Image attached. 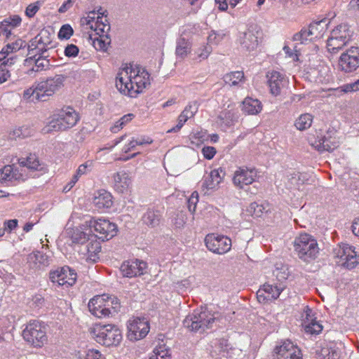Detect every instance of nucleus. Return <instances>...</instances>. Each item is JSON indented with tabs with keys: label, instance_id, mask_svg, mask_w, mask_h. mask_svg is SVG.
I'll return each mask as SVG.
<instances>
[{
	"label": "nucleus",
	"instance_id": "f257e3e1",
	"mask_svg": "<svg viewBox=\"0 0 359 359\" xmlns=\"http://www.w3.org/2000/svg\"><path fill=\"white\" fill-rule=\"evenodd\" d=\"M150 84L149 74L136 65H126L121 67L116 78V87L122 94L136 97Z\"/></svg>",
	"mask_w": 359,
	"mask_h": 359
},
{
	"label": "nucleus",
	"instance_id": "f03ea898",
	"mask_svg": "<svg viewBox=\"0 0 359 359\" xmlns=\"http://www.w3.org/2000/svg\"><path fill=\"white\" fill-rule=\"evenodd\" d=\"M89 333L97 343L105 346H116L122 340L121 330L111 324H93L89 328Z\"/></svg>",
	"mask_w": 359,
	"mask_h": 359
},
{
	"label": "nucleus",
	"instance_id": "7ed1b4c3",
	"mask_svg": "<svg viewBox=\"0 0 359 359\" xmlns=\"http://www.w3.org/2000/svg\"><path fill=\"white\" fill-rule=\"evenodd\" d=\"M79 121V116L75 110L67 107L60 110L51 116L50 121L43 128V133L53 131H64L74 126Z\"/></svg>",
	"mask_w": 359,
	"mask_h": 359
},
{
	"label": "nucleus",
	"instance_id": "20e7f679",
	"mask_svg": "<svg viewBox=\"0 0 359 359\" xmlns=\"http://www.w3.org/2000/svg\"><path fill=\"white\" fill-rule=\"evenodd\" d=\"M23 339L34 348H41L48 342L46 325L39 320H29L22 331Z\"/></svg>",
	"mask_w": 359,
	"mask_h": 359
},
{
	"label": "nucleus",
	"instance_id": "39448f33",
	"mask_svg": "<svg viewBox=\"0 0 359 359\" xmlns=\"http://www.w3.org/2000/svg\"><path fill=\"white\" fill-rule=\"evenodd\" d=\"M293 247L298 257L309 262L315 259L319 252L316 239L309 233H301L293 241Z\"/></svg>",
	"mask_w": 359,
	"mask_h": 359
},
{
	"label": "nucleus",
	"instance_id": "423d86ee",
	"mask_svg": "<svg viewBox=\"0 0 359 359\" xmlns=\"http://www.w3.org/2000/svg\"><path fill=\"white\" fill-rule=\"evenodd\" d=\"M65 76L55 74L53 76L41 79L36 81L37 91L39 93V96L41 97V101L46 102L48 100L50 97L60 90L65 86Z\"/></svg>",
	"mask_w": 359,
	"mask_h": 359
},
{
	"label": "nucleus",
	"instance_id": "0eeeda50",
	"mask_svg": "<svg viewBox=\"0 0 359 359\" xmlns=\"http://www.w3.org/2000/svg\"><path fill=\"white\" fill-rule=\"evenodd\" d=\"M215 318L208 311H194L183 320V325L191 331H204L211 327Z\"/></svg>",
	"mask_w": 359,
	"mask_h": 359
},
{
	"label": "nucleus",
	"instance_id": "6e6552de",
	"mask_svg": "<svg viewBox=\"0 0 359 359\" xmlns=\"http://www.w3.org/2000/svg\"><path fill=\"white\" fill-rule=\"evenodd\" d=\"M333 255L337 259V264L348 269H354L359 264V255L355 251V247L347 243L338 245L334 248Z\"/></svg>",
	"mask_w": 359,
	"mask_h": 359
},
{
	"label": "nucleus",
	"instance_id": "1a4fd4ad",
	"mask_svg": "<svg viewBox=\"0 0 359 359\" xmlns=\"http://www.w3.org/2000/svg\"><path fill=\"white\" fill-rule=\"evenodd\" d=\"M351 36V32L347 25L341 24L336 27L327 41L328 51L332 53L338 52L348 43Z\"/></svg>",
	"mask_w": 359,
	"mask_h": 359
},
{
	"label": "nucleus",
	"instance_id": "9d476101",
	"mask_svg": "<svg viewBox=\"0 0 359 359\" xmlns=\"http://www.w3.org/2000/svg\"><path fill=\"white\" fill-rule=\"evenodd\" d=\"M81 23L86 26V29H89L95 32L96 35H108L110 30L107 16H104V13L100 11L89 12L86 16L81 19Z\"/></svg>",
	"mask_w": 359,
	"mask_h": 359
},
{
	"label": "nucleus",
	"instance_id": "9b49d317",
	"mask_svg": "<svg viewBox=\"0 0 359 359\" xmlns=\"http://www.w3.org/2000/svg\"><path fill=\"white\" fill-rule=\"evenodd\" d=\"M86 224L90 229H94L96 232L95 236L102 241L112 238L118 231L116 224L105 219H90Z\"/></svg>",
	"mask_w": 359,
	"mask_h": 359
},
{
	"label": "nucleus",
	"instance_id": "f8f14e48",
	"mask_svg": "<svg viewBox=\"0 0 359 359\" xmlns=\"http://www.w3.org/2000/svg\"><path fill=\"white\" fill-rule=\"evenodd\" d=\"M127 338L136 341L144 338L150 330L149 323L145 318L133 317L127 323Z\"/></svg>",
	"mask_w": 359,
	"mask_h": 359
},
{
	"label": "nucleus",
	"instance_id": "ddd939ff",
	"mask_svg": "<svg viewBox=\"0 0 359 359\" xmlns=\"http://www.w3.org/2000/svg\"><path fill=\"white\" fill-rule=\"evenodd\" d=\"M51 43L49 32L43 29L29 41V54L32 55L34 57L37 55L45 56L48 49L53 47Z\"/></svg>",
	"mask_w": 359,
	"mask_h": 359
},
{
	"label": "nucleus",
	"instance_id": "4468645a",
	"mask_svg": "<svg viewBox=\"0 0 359 359\" xmlns=\"http://www.w3.org/2000/svg\"><path fill=\"white\" fill-rule=\"evenodd\" d=\"M204 241L210 251L218 255L226 253L231 248V239L223 235L210 233L205 236Z\"/></svg>",
	"mask_w": 359,
	"mask_h": 359
},
{
	"label": "nucleus",
	"instance_id": "2eb2a0df",
	"mask_svg": "<svg viewBox=\"0 0 359 359\" xmlns=\"http://www.w3.org/2000/svg\"><path fill=\"white\" fill-rule=\"evenodd\" d=\"M49 278L53 283L69 287L76 283L77 274L74 269L69 266H63L51 271L49 273Z\"/></svg>",
	"mask_w": 359,
	"mask_h": 359
},
{
	"label": "nucleus",
	"instance_id": "dca6fc26",
	"mask_svg": "<svg viewBox=\"0 0 359 359\" xmlns=\"http://www.w3.org/2000/svg\"><path fill=\"white\" fill-rule=\"evenodd\" d=\"M359 67V48L351 47L343 53L338 61V68L343 72L351 73Z\"/></svg>",
	"mask_w": 359,
	"mask_h": 359
},
{
	"label": "nucleus",
	"instance_id": "f3484780",
	"mask_svg": "<svg viewBox=\"0 0 359 359\" xmlns=\"http://www.w3.org/2000/svg\"><path fill=\"white\" fill-rule=\"evenodd\" d=\"M258 175L256 169L245 166L239 167L235 171L233 177V184L238 189L252 184Z\"/></svg>",
	"mask_w": 359,
	"mask_h": 359
},
{
	"label": "nucleus",
	"instance_id": "a211bd4d",
	"mask_svg": "<svg viewBox=\"0 0 359 359\" xmlns=\"http://www.w3.org/2000/svg\"><path fill=\"white\" fill-rule=\"evenodd\" d=\"M273 357V359H302V353L297 345L286 340L275 348Z\"/></svg>",
	"mask_w": 359,
	"mask_h": 359
},
{
	"label": "nucleus",
	"instance_id": "6ab92c4d",
	"mask_svg": "<svg viewBox=\"0 0 359 359\" xmlns=\"http://www.w3.org/2000/svg\"><path fill=\"white\" fill-rule=\"evenodd\" d=\"M266 78L270 93L276 97L280 95L282 89L286 86L288 82L284 74L274 70L269 72Z\"/></svg>",
	"mask_w": 359,
	"mask_h": 359
},
{
	"label": "nucleus",
	"instance_id": "aec40b11",
	"mask_svg": "<svg viewBox=\"0 0 359 359\" xmlns=\"http://www.w3.org/2000/svg\"><path fill=\"white\" fill-rule=\"evenodd\" d=\"M146 268V262L135 259L124 262L120 270L124 277L133 278L143 274Z\"/></svg>",
	"mask_w": 359,
	"mask_h": 359
},
{
	"label": "nucleus",
	"instance_id": "412c9836",
	"mask_svg": "<svg viewBox=\"0 0 359 359\" xmlns=\"http://www.w3.org/2000/svg\"><path fill=\"white\" fill-rule=\"evenodd\" d=\"M238 41L241 49L244 52H253L259 45L258 36L251 29L241 33Z\"/></svg>",
	"mask_w": 359,
	"mask_h": 359
},
{
	"label": "nucleus",
	"instance_id": "4be33fe9",
	"mask_svg": "<svg viewBox=\"0 0 359 359\" xmlns=\"http://www.w3.org/2000/svg\"><path fill=\"white\" fill-rule=\"evenodd\" d=\"M285 287L283 283L276 284L275 285L266 283L263 285L262 289L258 290L257 299L259 302L264 301L265 299H276L280 296Z\"/></svg>",
	"mask_w": 359,
	"mask_h": 359
},
{
	"label": "nucleus",
	"instance_id": "5701e85b",
	"mask_svg": "<svg viewBox=\"0 0 359 359\" xmlns=\"http://www.w3.org/2000/svg\"><path fill=\"white\" fill-rule=\"evenodd\" d=\"M327 21L325 20L311 23L308 29H303L300 32L296 34V39L301 37L302 34L311 35L315 39H320L326 31Z\"/></svg>",
	"mask_w": 359,
	"mask_h": 359
},
{
	"label": "nucleus",
	"instance_id": "b1692460",
	"mask_svg": "<svg viewBox=\"0 0 359 359\" xmlns=\"http://www.w3.org/2000/svg\"><path fill=\"white\" fill-rule=\"evenodd\" d=\"M14 161L15 158L13 157L11 160V165H6L0 169V182L4 183L22 179V175L19 172Z\"/></svg>",
	"mask_w": 359,
	"mask_h": 359
},
{
	"label": "nucleus",
	"instance_id": "393cba45",
	"mask_svg": "<svg viewBox=\"0 0 359 359\" xmlns=\"http://www.w3.org/2000/svg\"><path fill=\"white\" fill-rule=\"evenodd\" d=\"M224 176V172L222 169L212 170L210 175L205 179L202 185L203 189L206 190L205 194H208V191L217 189Z\"/></svg>",
	"mask_w": 359,
	"mask_h": 359
},
{
	"label": "nucleus",
	"instance_id": "a878e982",
	"mask_svg": "<svg viewBox=\"0 0 359 359\" xmlns=\"http://www.w3.org/2000/svg\"><path fill=\"white\" fill-rule=\"evenodd\" d=\"M93 203L98 210L108 209L113 204L112 196L104 189L99 190L95 193Z\"/></svg>",
	"mask_w": 359,
	"mask_h": 359
},
{
	"label": "nucleus",
	"instance_id": "bb28decb",
	"mask_svg": "<svg viewBox=\"0 0 359 359\" xmlns=\"http://www.w3.org/2000/svg\"><path fill=\"white\" fill-rule=\"evenodd\" d=\"M104 295H97L91 299L88 302L90 312L99 318H105L104 312L107 311L104 306Z\"/></svg>",
	"mask_w": 359,
	"mask_h": 359
},
{
	"label": "nucleus",
	"instance_id": "cd10ccee",
	"mask_svg": "<svg viewBox=\"0 0 359 359\" xmlns=\"http://www.w3.org/2000/svg\"><path fill=\"white\" fill-rule=\"evenodd\" d=\"M305 176L300 172H293L287 175L285 186L292 191H304ZM294 195H296L294 192Z\"/></svg>",
	"mask_w": 359,
	"mask_h": 359
},
{
	"label": "nucleus",
	"instance_id": "c85d7f7f",
	"mask_svg": "<svg viewBox=\"0 0 359 359\" xmlns=\"http://www.w3.org/2000/svg\"><path fill=\"white\" fill-rule=\"evenodd\" d=\"M27 263L29 267L37 269L48 266L50 260L48 255L37 251L28 255Z\"/></svg>",
	"mask_w": 359,
	"mask_h": 359
},
{
	"label": "nucleus",
	"instance_id": "c756f323",
	"mask_svg": "<svg viewBox=\"0 0 359 359\" xmlns=\"http://www.w3.org/2000/svg\"><path fill=\"white\" fill-rule=\"evenodd\" d=\"M311 145L320 151H332L339 146V141L336 137H324L316 140Z\"/></svg>",
	"mask_w": 359,
	"mask_h": 359
},
{
	"label": "nucleus",
	"instance_id": "7c9ffc66",
	"mask_svg": "<svg viewBox=\"0 0 359 359\" xmlns=\"http://www.w3.org/2000/svg\"><path fill=\"white\" fill-rule=\"evenodd\" d=\"M262 109V102L258 99L246 97L243 102V111L249 115H256Z\"/></svg>",
	"mask_w": 359,
	"mask_h": 359
},
{
	"label": "nucleus",
	"instance_id": "2f4dec72",
	"mask_svg": "<svg viewBox=\"0 0 359 359\" xmlns=\"http://www.w3.org/2000/svg\"><path fill=\"white\" fill-rule=\"evenodd\" d=\"M131 179L126 172H118L114 175V187L120 193L129 190Z\"/></svg>",
	"mask_w": 359,
	"mask_h": 359
},
{
	"label": "nucleus",
	"instance_id": "473e14b6",
	"mask_svg": "<svg viewBox=\"0 0 359 359\" xmlns=\"http://www.w3.org/2000/svg\"><path fill=\"white\" fill-rule=\"evenodd\" d=\"M92 165L93 163L91 161H87L80 165L76 170V173L73 175L72 180L64 189L66 191H69L75 185V184L78 182L79 179L82 175L87 174L90 170Z\"/></svg>",
	"mask_w": 359,
	"mask_h": 359
},
{
	"label": "nucleus",
	"instance_id": "72a5a7b5",
	"mask_svg": "<svg viewBox=\"0 0 359 359\" xmlns=\"http://www.w3.org/2000/svg\"><path fill=\"white\" fill-rule=\"evenodd\" d=\"M104 295V306L107 311L104 312L105 318L112 316L114 313H117L120 308L121 304L119 300L116 297H111L108 294Z\"/></svg>",
	"mask_w": 359,
	"mask_h": 359
},
{
	"label": "nucleus",
	"instance_id": "f704fd0d",
	"mask_svg": "<svg viewBox=\"0 0 359 359\" xmlns=\"http://www.w3.org/2000/svg\"><path fill=\"white\" fill-rule=\"evenodd\" d=\"M25 46L26 42L20 39H18L15 42L8 43L0 51V60L4 59L6 56H9L10 54L16 53Z\"/></svg>",
	"mask_w": 359,
	"mask_h": 359
},
{
	"label": "nucleus",
	"instance_id": "c9c22d12",
	"mask_svg": "<svg viewBox=\"0 0 359 359\" xmlns=\"http://www.w3.org/2000/svg\"><path fill=\"white\" fill-rule=\"evenodd\" d=\"M236 118L237 115L235 109L233 107L230 108L229 106L227 109L221 111L218 116L219 123L226 126L232 125Z\"/></svg>",
	"mask_w": 359,
	"mask_h": 359
},
{
	"label": "nucleus",
	"instance_id": "e433bc0d",
	"mask_svg": "<svg viewBox=\"0 0 359 359\" xmlns=\"http://www.w3.org/2000/svg\"><path fill=\"white\" fill-rule=\"evenodd\" d=\"M17 163L22 167H27L29 170H37L39 169L40 163L35 154H29L26 158L15 156Z\"/></svg>",
	"mask_w": 359,
	"mask_h": 359
},
{
	"label": "nucleus",
	"instance_id": "4c0bfd02",
	"mask_svg": "<svg viewBox=\"0 0 359 359\" xmlns=\"http://www.w3.org/2000/svg\"><path fill=\"white\" fill-rule=\"evenodd\" d=\"M191 43L189 40L184 38H180L177 41L175 54L177 57L184 59L191 53Z\"/></svg>",
	"mask_w": 359,
	"mask_h": 359
},
{
	"label": "nucleus",
	"instance_id": "58836bf2",
	"mask_svg": "<svg viewBox=\"0 0 359 359\" xmlns=\"http://www.w3.org/2000/svg\"><path fill=\"white\" fill-rule=\"evenodd\" d=\"M341 357V352L338 348L336 347H323L319 351L317 352L318 359H339Z\"/></svg>",
	"mask_w": 359,
	"mask_h": 359
},
{
	"label": "nucleus",
	"instance_id": "ea45409f",
	"mask_svg": "<svg viewBox=\"0 0 359 359\" xmlns=\"http://www.w3.org/2000/svg\"><path fill=\"white\" fill-rule=\"evenodd\" d=\"M33 130L29 126H22L15 128L9 133V137L12 140L23 139L32 136Z\"/></svg>",
	"mask_w": 359,
	"mask_h": 359
},
{
	"label": "nucleus",
	"instance_id": "a19ab883",
	"mask_svg": "<svg viewBox=\"0 0 359 359\" xmlns=\"http://www.w3.org/2000/svg\"><path fill=\"white\" fill-rule=\"evenodd\" d=\"M224 81L226 84L231 86H236L244 81V74L243 72L236 71L228 73L224 75Z\"/></svg>",
	"mask_w": 359,
	"mask_h": 359
},
{
	"label": "nucleus",
	"instance_id": "79ce46f5",
	"mask_svg": "<svg viewBox=\"0 0 359 359\" xmlns=\"http://www.w3.org/2000/svg\"><path fill=\"white\" fill-rule=\"evenodd\" d=\"M313 122V116L310 114H303L295 121L294 126L299 130L309 128Z\"/></svg>",
	"mask_w": 359,
	"mask_h": 359
},
{
	"label": "nucleus",
	"instance_id": "37998d69",
	"mask_svg": "<svg viewBox=\"0 0 359 359\" xmlns=\"http://www.w3.org/2000/svg\"><path fill=\"white\" fill-rule=\"evenodd\" d=\"M161 215L158 212L148 210L143 216V222L149 226L155 227L160 222Z\"/></svg>",
	"mask_w": 359,
	"mask_h": 359
},
{
	"label": "nucleus",
	"instance_id": "c03bdc74",
	"mask_svg": "<svg viewBox=\"0 0 359 359\" xmlns=\"http://www.w3.org/2000/svg\"><path fill=\"white\" fill-rule=\"evenodd\" d=\"M149 359H171L170 349L165 344H160L154 349Z\"/></svg>",
	"mask_w": 359,
	"mask_h": 359
},
{
	"label": "nucleus",
	"instance_id": "a18cd8bd",
	"mask_svg": "<svg viewBox=\"0 0 359 359\" xmlns=\"http://www.w3.org/2000/svg\"><path fill=\"white\" fill-rule=\"evenodd\" d=\"M37 88V83L35 82L31 87L25 90L22 95L23 99L34 102L41 101V97L39 96V93H38Z\"/></svg>",
	"mask_w": 359,
	"mask_h": 359
},
{
	"label": "nucleus",
	"instance_id": "49530a36",
	"mask_svg": "<svg viewBox=\"0 0 359 359\" xmlns=\"http://www.w3.org/2000/svg\"><path fill=\"white\" fill-rule=\"evenodd\" d=\"M111 40L109 38L108 35L104 34L98 35V37H95L93 39V43L95 49L100 50H106Z\"/></svg>",
	"mask_w": 359,
	"mask_h": 359
},
{
	"label": "nucleus",
	"instance_id": "de8ad7c7",
	"mask_svg": "<svg viewBox=\"0 0 359 359\" xmlns=\"http://www.w3.org/2000/svg\"><path fill=\"white\" fill-rule=\"evenodd\" d=\"M315 320H316V317H315L313 311L308 306L305 307L302 313V324L304 329L305 330L307 325L309 326Z\"/></svg>",
	"mask_w": 359,
	"mask_h": 359
},
{
	"label": "nucleus",
	"instance_id": "09e8293b",
	"mask_svg": "<svg viewBox=\"0 0 359 359\" xmlns=\"http://www.w3.org/2000/svg\"><path fill=\"white\" fill-rule=\"evenodd\" d=\"M134 117L133 114H128L122 116L115 124L111 128V131L114 133H118L128 123H129Z\"/></svg>",
	"mask_w": 359,
	"mask_h": 359
},
{
	"label": "nucleus",
	"instance_id": "8fccbe9b",
	"mask_svg": "<svg viewBox=\"0 0 359 359\" xmlns=\"http://www.w3.org/2000/svg\"><path fill=\"white\" fill-rule=\"evenodd\" d=\"M89 233L76 229L73 231L72 239L74 243L82 244L89 239Z\"/></svg>",
	"mask_w": 359,
	"mask_h": 359
},
{
	"label": "nucleus",
	"instance_id": "3c124183",
	"mask_svg": "<svg viewBox=\"0 0 359 359\" xmlns=\"http://www.w3.org/2000/svg\"><path fill=\"white\" fill-rule=\"evenodd\" d=\"M86 249L88 255V258L95 261L97 255L101 250V246L100 243H98L97 241H95L88 243L86 246Z\"/></svg>",
	"mask_w": 359,
	"mask_h": 359
},
{
	"label": "nucleus",
	"instance_id": "603ef678",
	"mask_svg": "<svg viewBox=\"0 0 359 359\" xmlns=\"http://www.w3.org/2000/svg\"><path fill=\"white\" fill-rule=\"evenodd\" d=\"M187 220V217L185 212L180 211L175 213L172 219L173 225L178 229L184 227Z\"/></svg>",
	"mask_w": 359,
	"mask_h": 359
},
{
	"label": "nucleus",
	"instance_id": "864d4df0",
	"mask_svg": "<svg viewBox=\"0 0 359 359\" xmlns=\"http://www.w3.org/2000/svg\"><path fill=\"white\" fill-rule=\"evenodd\" d=\"M212 52L211 46L208 45H203L196 50V59L200 61L205 60L208 57Z\"/></svg>",
	"mask_w": 359,
	"mask_h": 359
},
{
	"label": "nucleus",
	"instance_id": "5fc2aeb1",
	"mask_svg": "<svg viewBox=\"0 0 359 359\" xmlns=\"http://www.w3.org/2000/svg\"><path fill=\"white\" fill-rule=\"evenodd\" d=\"M323 329L322 324L316 320L312 323L307 325V327L304 330L305 332L309 334H319Z\"/></svg>",
	"mask_w": 359,
	"mask_h": 359
},
{
	"label": "nucleus",
	"instance_id": "6e6d98bb",
	"mask_svg": "<svg viewBox=\"0 0 359 359\" xmlns=\"http://www.w3.org/2000/svg\"><path fill=\"white\" fill-rule=\"evenodd\" d=\"M274 276L276 277L278 280L282 283L283 280L287 279L289 276L288 269L286 266H281L280 268H276L273 271Z\"/></svg>",
	"mask_w": 359,
	"mask_h": 359
},
{
	"label": "nucleus",
	"instance_id": "4d7b16f0",
	"mask_svg": "<svg viewBox=\"0 0 359 359\" xmlns=\"http://www.w3.org/2000/svg\"><path fill=\"white\" fill-rule=\"evenodd\" d=\"M73 33L72 27L69 25L66 24L61 27L58 32V37L60 39H69L73 35Z\"/></svg>",
	"mask_w": 359,
	"mask_h": 359
},
{
	"label": "nucleus",
	"instance_id": "13d9d810",
	"mask_svg": "<svg viewBox=\"0 0 359 359\" xmlns=\"http://www.w3.org/2000/svg\"><path fill=\"white\" fill-rule=\"evenodd\" d=\"M21 21V18L19 15H15L4 19L1 22V26L6 25L10 26L11 28H14L20 25Z\"/></svg>",
	"mask_w": 359,
	"mask_h": 359
},
{
	"label": "nucleus",
	"instance_id": "bf43d9fd",
	"mask_svg": "<svg viewBox=\"0 0 359 359\" xmlns=\"http://www.w3.org/2000/svg\"><path fill=\"white\" fill-rule=\"evenodd\" d=\"M198 202V194L196 191H194L187 201L188 209L191 213H194L196 205Z\"/></svg>",
	"mask_w": 359,
	"mask_h": 359
},
{
	"label": "nucleus",
	"instance_id": "052dcab7",
	"mask_svg": "<svg viewBox=\"0 0 359 359\" xmlns=\"http://www.w3.org/2000/svg\"><path fill=\"white\" fill-rule=\"evenodd\" d=\"M38 57L35 59V71L42 70L44 67H46L49 65V61L46 60V57H48V54H46L45 56L43 55H37Z\"/></svg>",
	"mask_w": 359,
	"mask_h": 359
},
{
	"label": "nucleus",
	"instance_id": "680f3d73",
	"mask_svg": "<svg viewBox=\"0 0 359 359\" xmlns=\"http://www.w3.org/2000/svg\"><path fill=\"white\" fill-rule=\"evenodd\" d=\"M17 56H6L4 59L0 60V69L4 68L11 70L13 65L16 62Z\"/></svg>",
	"mask_w": 359,
	"mask_h": 359
},
{
	"label": "nucleus",
	"instance_id": "e2e57ef3",
	"mask_svg": "<svg viewBox=\"0 0 359 359\" xmlns=\"http://www.w3.org/2000/svg\"><path fill=\"white\" fill-rule=\"evenodd\" d=\"M285 54L287 57L292 58L293 61L299 60V50L297 49V46H294V50H292L289 46H285L283 48Z\"/></svg>",
	"mask_w": 359,
	"mask_h": 359
},
{
	"label": "nucleus",
	"instance_id": "0e129e2a",
	"mask_svg": "<svg viewBox=\"0 0 359 359\" xmlns=\"http://www.w3.org/2000/svg\"><path fill=\"white\" fill-rule=\"evenodd\" d=\"M40 3L39 1L31 4L27 6L25 10V14L28 18H32L39 10Z\"/></svg>",
	"mask_w": 359,
	"mask_h": 359
},
{
	"label": "nucleus",
	"instance_id": "69168bd1",
	"mask_svg": "<svg viewBox=\"0 0 359 359\" xmlns=\"http://www.w3.org/2000/svg\"><path fill=\"white\" fill-rule=\"evenodd\" d=\"M262 206L257 203H252L248 208L249 213L255 217H259L262 212Z\"/></svg>",
	"mask_w": 359,
	"mask_h": 359
},
{
	"label": "nucleus",
	"instance_id": "338daca9",
	"mask_svg": "<svg viewBox=\"0 0 359 359\" xmlns=\"http://www.w3.org/2000/svg\"><path fill=\"white\" fill-rule=\"evenodd\" d=\"M341 88L344 93L359 91V79L355 82L344 85Z\"/></svg>",
	"mask_w": 359,
	"mask_h": 359
},
{
	"label": "nucleus",
	"instance_id": "774afa93",
	"mask_svg": "<svg viewBox=\"0 0 359 359\" xmlns=\"http://www.w3.org/2000/svg\"><path fill=\"white\" fill-rule=\"evenodd\" d=\"M198 111V107L195 103L189 104L182 111V113L187 116L188 118H192L195 114Z\"/></svg>",
	"mask_w": 359,
	"mask_h": 359
}]
</instances>
